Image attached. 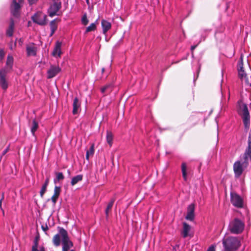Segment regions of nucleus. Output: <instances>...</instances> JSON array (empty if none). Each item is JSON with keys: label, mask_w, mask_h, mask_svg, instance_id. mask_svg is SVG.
<instances>
[{"label": "nucleus", "mask_w": 251, "mask_h": 251, "mask_svg": "<svg viewBox=\"0 0 251 251\" xmlns=\"http://www.w3.org/2000/svg\"><path fill=\"white\" fill-rule=\"evenodd\" d=\"M59 233L55 234L52 238L53 245L58 247L60 245L62 238V251H69V249L73 247V243L70 240L67 231L63 227H58Z\"/></svg>", "instance_id": "f257e3e1"}, {"label": "nucleus", "mask_w": 251, "mask_h": 251, "mask_svg": "<svg viewBox=\"0 0 251 251\" xmlns=\"http://www.w3.org/2000/svg\"><path fill=\"white\" fill-rule=\"evenodd\" d=\"M13 63V58L12 56L8 55L6 60V65L7 68L9 70L12 69ZM8 69H2L0 70V86L4 90L8 87V82L6 79L7 74L8 73Z\"/></svg>", "instance_id": "f03ea898"}, {"label": "nucleus", "mask_w": 251, "mask_h": 251, "mask_svg": "<svg viewBox=\"0 0 251 251\" xmlns=\"http://www.w3.org/2000/svg\"><path fill=\"white\" fill-rule=\"evenodd\" d=\"M224 250L227 251H236L240 247V241L238 238L230 236L223 239Z\"/></svg>", "instance_id": "7ed1b4c3"}, {"label": "nucleus", "mask_w": 251, "mask_h": 251, "mask_svg": "<svg viewBox=\"0 0 251 251\" xmlns=\"http://www.w3.org/2000/svg\"><path fill=\"white\" fill-rule=\"evenodd\" d=\"M245 227L244 222L237 218L231 220L228 225V230L232 234L241 233Z\"/></svg>", "instance_id": "20e7f679"}, {"label": "nucleus", "mask_w": 251, "mask_h": 251, "mask_svg": "<svg viewBox=\"0 0 251 251\" xmlns=\"http://www.w3.org/2000/svg\"><path fill=\"white\" fill-rule=\"evenodd\" d=\"M47 15L41 12H37L32 17V20L40 25H45L47 23Z\"/></svg>", "instance_id": "39448f33"}, {"label": "nucleus", "mask_w": 251, "mask_h": 251, "mask_svg": "<svg viewBox=\"0 0 251 251\" xmlns=\"http://www.w3.org/2000/svg\"><path fill=\"white\" fill-rule=\"evenodd\" d=\"M231 203L237 208H242L244 206L243 199L237 193L231 192L230 193Z\"/></svg>", "instance_id": "423d86ee"}, {"label": "nucleus", "mask_w": 251, "mask_h": 251, "mask_svg": "<svg viewBox=\"0 0 251 251\" xmlns=\"http://www.w3.org/2000/svg\"><path fill=\"white\" fill-rule=\"evenodd\" d=\"M243 120L245 128L248 130L250 128V113L248 110L247 104H244L243 105Z\"/></svg>", "instance_id": "0eeeda50"}, {"label": "nucleus", "mask_w": 251, "mask_h": 251, "mask_svg": "<svg viewBox=\"0 0 251 251\" xmlns=\"http://www.w3.org/2000/svg\"><path fill=\"white\" fill-rule=\"evenodd\" d=\"M21 8V4L18 3L16 0H13L10 6V10L12 15L15 17H18L20 15Z\"/></svg>", "instance_id": "6e6552de"}, {"label": "nucleus", "mask_w": 251, "mask_h": 251, "mask_svg": "<svg viewBox=\"0 0 251 251\" xmlns=\"http://www.w3.org/2000/svg\"><path fill=\"white\" fill-rule=\"evenodd\" d=\"M61 7V2L54 1L52 5H51L48 10L49 15L50 17H52L57 15V12L60 10Z\"/></svg>", "instance_id": "1a4fd4ad"}, {"label": "nucleus", "mask_w": 251, "mask_h": 251, "mask_svg": "<svg viewBox=\"0 0 251 251\" xmlns=\"http://www.w3.org/2000/svg\"><path fill=\"white\" fill-rule=\"evenodd\" d=\"M61 68L58 66L50 65L47 71L48 78L50 79L54 77L61 72Z\"/></svg>", "instance_id": "9d476101"}, {"label": "nucleus", "mask_w": 251, "mask_h": 251, "mask_svg": "<svg viewBox=\"0 0 251 251\" xmlns=\"http://www.w3.org/2000/svg\"><path fill=\"white\" fill-rule=\"evenodd\" d=\"M195 205L194 203H191L189 205L187 209V215L185 219L187 220L193 221L194 219Z\"/></svg>", "instance_id": "9b49d317"}, {"label": "nucleus", "mask_w": 251, "mask_h": 251, "mask_svg": "<svg viewBox=\"0 0 251 251\" xmlns=\"http://www.w3.org/2000/svg\"><path fill=\"white\" fill-rule=\"evenodd\" d=\"M61 45L62 43L61 42L58 41L56 42L54 48L52 52V56L55 57H60V55L62 53L61 50Z\"/></svg>", "instance_id": "f8f14e48"}, {"label": "nucleus", "mask_w": 251, "mask_h": 251, "mask_svg": "<svg viewBox=\"0 0 251 251\" xmlns=\"http://www.w3.org/2000/svg\"><path fill=\"white\" fill-rule=\"evenodd\" d=\"M61 191V189L60 187L57 186H55L54 187V194L51 198V200L54 204H55L56 203L57 201V200L59 198V196L60 194Z\"/></svg>", "instance_id": "ddd939ff"}, {"label": "nucleus", "mask_w": 251, "mask_h": 251, "mask_svg": "<svg viewBox=\"0 0 251 251\" xmlns=\"http://www.w3.org/2000/svg\"><path fill=\"white\" fill-rule=\"evenodd\" d=\"M113 88V85L112 83H109L101 87L100 91L104 95H107L112 92Z\"/></svg>", "instance_id": "4468645a"}, {"label": "nucleus", "mask_w": 251, "mask_h": 251, "mask_svg": "<svg viewBox=\"0 0 251 251\" xmlns=\"http://www.w3.org/2000/svg\"><path fill=\"white\" fill-rule=\"evenodd\" d=\"M57 21H60V20L58 19H54V20L51 21L50 23V30H51V32L50 35V37L52 36L54 34L55 31L57 30Z\"/></svg>", "instance_id": "2eb2a0df"}, {"label": "nucleus", "mask_w": 251, "mask_h": 251, "mask_svg": "<svg viewBox=\"0 0 251 251\" xmlns=\"http://www.w3.org/2000/svg\"><path fill=\"white\" fill-rule=\"evenodd\" d=\"M26 52L27 56H35L36 54V48L34 44L26 46Z\"/></svg>", "instance_id": "dca6fc26"}, {"label": "nucleus", "mask_w": 251, "mask_h": 251, "mask_svg": "<svg viewBox=\"0 0 251 251\" xmlns=\"http://www.w3.org/2000/svg\"><path fill=\"white\" fill-rule=\"evenodd\" d=\"M191 229V226L186 222L183 223V229L181 231V234L183 238H186L189 236V232Z\"/></svg>", "instance_id": "f3484780"}, {"label": "nucleus", "mask_w": 251, "mask_h": 251, "mask_svg": "<svg viewBox=\"0 0 251 251\" xmlns=\"http://www.w3.org/2000/svg\"><path fill=\"white\" fill-rule=\"evenodd\" d=\"M101 26L102 28L103 33L105 34L111 28V24L110 22L103 19L101 21Z\"/></svg>", "instance_id": "a211bd4d"}, {"label": "nucleus", "mask_w": 251, "mask_h": 251, "mask_svg": "<svg viewBox=\"0 0 251 251\" xmlns=\"http://www.w3.org/2000/svg\"><path fill=\"white\" fill-rule=\"evenodd\" d=\"M73 106V114L75 115L78 113V109L80 107V103L77 97H75L74 100Z\"/></svg>", "instance_id": "6ab92c4d"}, {"label": "nucleus", "mask_w": 251, "mask_h": 251, "mask_svg": "<svg viewBox=\"0 0 251 251\" xmlns=\"http://www.w3.org/2000/svg\"><path fill=\"white\" fill-rule=\"evenodd\" d=\"M14 28V21L13 19H11L9 27L6 31V35L8 36L11 37L13 35Z\"/></svg>", "instance_id": "aec40b11"}, {"label": "nucleus", "mask_w": 251, "mask_h": 251, "mask_svg": "<svg viewBox=\"0 0 251 251\" xmlns=\"http://www.w3.org/2000/svg\"><path fill=\"white\" fill-rule=\"evenodd\" d=\"M114 201H115V199H112L110 200V201L108 203V205H107V206L106 208L105 211L106 218H108V217L109 216V213L111 211V209H112V208L114 204Z\"/></svg>", "instance_id": "412c9836"}, {"label": "nucleus", "mask_w": 251, "mask_h": 251, "mask_svg": "<svg viewBox=\"0 0 251 251\" xmlns=\"http://www.w3.org/2000/svg\"><path fill=\"white\" fill-rule=\"evenodd\" d=\"M83 179V175H78L74 177H73L72 179L71 184V185L74 186L78 182L81 181Z\"/></svg>", "instance_id": "4be33fe9"}, {"label": "nucleus", "mask_w": 251, "mask_h": 251, "mask_svg": "<svg viewBox=\"0 0 251 251\" xmlns=\"http://www.w3.org/2000/svg\"><path fill=\"white\" fill-rule=\"evenodd\" d=\"M38 123L35 119H34L32 122V125L31 127V132L33 135H34L35 131L38 128Z\"/></svg>", "instance_id": "5701e85b"}, {"label": "nucleus", "mask_w": 251, "mask_h": 251, "mask_svg": "<svg viewBox=\"0 0 251 251\" xmlns=\"http://www.w3.org/2000/svg\"><path fill=\"white\" fill-rule=\"evenodd\" d=\"M106 141L110 146H112L113 143V134L110 131L106 132Z\"/></svg>", "instance_id": "b1692460"}, {"label": "nucleus", "mask_w": 251, "mask_h": 251, "mask_svg": "<svg viewBox=\"0 0 251 251\" xmlns=\"http://www.w3.org/2000/svg\"><path fill=\"white\" fill-rule=\"evenodd\" d=\"M187 165L184 162L182 163L181 164V171L182 173V176L185 181L187 180Z\"/></svg>", "instance_id": "393cba45"}, {"label": "nucleus", "mask_w": 251, "mask_h": 251, "mask_svg": "<svg viewBox=\"0 0 251 251\" xmlns=\"http://www.w3.org/2000/svg\"><path fill=\"white\" fill-rule=\"evenodd\" d=\"M56 176V179H54V182L55 183L56 181H59L64 179L65 177L62 172H56L55 173Z\"/></svg>", "instance_id": "a878e982"}, {"label": "nucleus", "mask_w": 251, "mask_h": 251, "mask_svg": "<svg viewBox=\"0 0 251 251\" xmlns=\"http://www.w3.org/2000/svg\"><path fill=\"white\" fill-rule=\"evenodd\" d=\"M97 28V26L95 23H92L89 26L86 28L85 33L95 31Z\"/></svg>", "instance_id": "bb28decb"}, {"label": "nucleus", "mask_w": 251, "mask_h": 251, "mask_svg": "<svg viewBox=\"0 0 251 251\" xmlns=\"http://www.w3.org/2000/svg\"><path fill=\"white\" fill-rule=\"evenodd\" d=\"M94 153V145L92 144L90 149L87 151L86 153L88 154L90 156H93Z\"/></svg>", "instance_id": "cd10ccee"}, {"label": "nucleus", "mask_w": 251, "mask_h": 251, "mask_svg": "<svg viewBox=\"0 0 251 251\" xmlns=\"http://www.w3.org/2000/svg\"><path fill=\"white\" fill-rule=\"evenodd\" d=\"M47 187L42 186L41 189L40 190V195L42 198H43L44 197V195L47 191Z\"/></svg>", "instance_id": "c85d7f7f"}, {"label": "nucleus", "mask_w": 251, "mask_h": 251, "mask_svg": "<svg viewBox=\"0 0 251 251\" xmlns=\"http://www.w3.org/2000/svg\"><path fill=\"white\" fill-rule=\"evenodd\" d=\"M81 21H82V23L85 25H87L88 24L89 20H88V19L87 18L86 14H85L83 16Z\"/></svg>", "instance_id": "c756f323"}, {"label": "nucleus", "mask_w": 251, "mask_h": 251, "mask_svg": "<svg viewBox=\"0 0 251 251\" xmlns=\"http://www.w3.org/2000/svg\"><path fill=\"white\" fill-rule=\"evenodd\" d=\"M239 76L240 78H243L246 77V74H245L244 70H239L238 72Z\"/></svg>", "instance_id": "7c9ffc66"}, {"label": "nucleus", "mask_w": 251, "mask_h": 251, "mask_svg": "<svg viewBox=\"0 0 251 251\" xmlns=\"http://www.w3.org/2000/svg\"><path fill=\"white\" fill-rule=\"evenodd\" d=\"M39 237L38 236H36L34 240V244L33 246H38V241H39Z\"/></svg>", "instance_id": "2f4dec72"}, {"label": "nucleus", "mask_w": 251, "mask_h": 251, "mask_svg": "<svg viewBox=\"0 0 251 251\" xmlns=\"http://www.w3.org/2000/svg\"><path fill=\"white\" fill-rule=\"evenodd\" d=\"M216 246L211 245L207 249V251H216L215 250Z\"/></svg>", "instance_id": "473e14b6"}, {"label": "nucleus", "mask_w": 251, "mask_h": 251, "mask_svg": "<svg viewBox=\"0 0 251 251\" xmlns=\"http://www.w3.org/2000/svg\"><path fill=\"white\" fill-rule=\"evenodd\" d=\"M5 55L4 52L3 50H0V60L2 59Z\"/></svg>", "instance_id": "72a5a7b5"}, {"label": "nucleus", "mask_w": 251, "mask_h": 251, "mask_svg": "<svg viewBox=\"0 0 251 251\" xmlns=\"http://www.w3.org/2000/svg\"><path fill=\"white\" fill-rule=\"evenodd\" d=\"M49 181H50V178L49 177H47L44 184L42 185V186H45L46 187H47L48 184H49Z\"/></svg>", "instance_id": "f704fd0d"}, {"label": "nucleus", "mask_w": 251, "mask_h": 251, "mask_svg": "<svg viewBox=\"0 0 251 251\" xmlns=\"http://www.w3.org/2000/svg\"><path fill=\"white\" fill-rule=\"evenodd\" d=\"M9 147H8L6 148V149H5L2 152V154H1V156L0 157V158L2 157V156L4 155L9 151Z\"/></svg>", "instance_id": "c9c22d12"}, {"label": "nucleus", "mask_w": 251, "mask_h": 251, "mask_svg": "<svg viewBox=\"0 0 251 251\" xmlns=\"http://www.w3.org/2000/svg\"><path fill=\"white\" fill-rule=\"evenodd\" d=\"M41 227H42V229H43V230L44 231H46L49 229L47 225H45V226L42 225Z\"/></svg>", "instance_id": "e433bc0d"}, {"label": "nucleus", "mask_w": 251, "mask_h": 251, "mask_svg": "<svg viewBox=\"0 0 251 251\" xmlns=\"http://www.w3.org/2000/svg\"><path fill=\"white\" fill-rule=\"evenodd\" d=\"M28 0V2L30 5H32L34 3H35L38 1V0Z\"/></svg>", "instance_id": "4c0bfd02"}, {"label": "nucleus", "mask_w": 251, "mask_h": 251, "mask_svg": "<svg viewBox=\"0 0 251 251\" xmlns=\"http://www.w3.org/2000/svg\"><path fill=\"white\" fill-rule=\"evenodd\" d=\"M31 251H38V246H32Z\"/></svg>", "instance_id": "58836bf2"}, {"label": "nucleus", "mask_w": 251, "mask_h": 251, "mask_svg": "<svg viewBox=\"0 0 251 251\" xmlns=\"http://www.w3.org/2000/svg\"><path fill=\"white\" fill-rule=\"evenodd\" d=\"M197 45L191 46V51L192 53H193L194 50L197 48Z\"/></svg>", "instance_id": "ea45409f"}, {"label": "nucleus", "mask_w": 251, "mask_h": 251, "mask_svg": "<svg viewBox=\"0 0 251 251\" xmlns=\"http://www.w3.org/2000/svg\"><path fill=\"white\" fill-rule=\"evenodd\" d=\"M3 199H4V195L3 194L1 199L0 200V208H1V203H2V201H3Z\"/></svg>", "instance_id": "a19ab883"}, {"label": "nucleus", "mask_w": 251, "mask_h": 251, "mask_svg": "<svg viewBox=\"0 0 251 251\" xmlns=\"http://www.w3.org/2000/svg\"><path fill=\"white\" fill-rule=\"evenodd\" d=\"M239 70H243V63H242L240 65L239 68L238 69V71Z\"/></svg>", "instance_id": "79ce46f5"}, {"label": "nucleus", "mask_w": 251, "mask_h": 251, "mask_svg": "<svg viewBox=\"0 0 251 251\" xmlns=\"http://www.w3.org/2000/svg\"><path fill=\"white\" fill-rule=\"evenodd\" d=\"M39 251H45V249L44 246H42L40 248Z\"/></svg>", "instance_id": "37998d69"}, {"label": "nucleus", "mask_w": 251, "mask_h": 251, "mask_svg": "<svg viewBox=\"0 0 251 251\" xmlns=\"http://www.w3.org/2000/svg\"><path fill=\"white\" fill-rule=\"evenodd\" d=\"M89 156H90V155H89L88 154L86 153V158L87 160H89Z\"/></svg>", "instance_id": "c03bdc74"}, {"label": "nucleus", "mask_w": 251, "mask_h": 251, "mask_svg": "<svg viewBox=\"0 0 251 251\" xmlns=\"http://www.w3.org/2000/svg\"><path fill=\"white\" fill-rule=\"evenodd\" d=\"M24 0H18V2L20 4L22 3L23 2Z\"/></svg>", "instance_id": "a18cd8bd"}, {"label": "nucleus", "mask_w": 251, "mask_h": 251, "mask_svg": "<svg viewBox=\"0 0 251 251\" xmlns=\"http://www.w3.org/2000/svg\"><path fill=\"white\" fill-rule=\"evenodd\" d=\"M104 71H105V69H104V68H102L101 69V73L103 74V73L104 72Z\"/></svg>", "instance_id": "49530a36"}, {"label": "nucleus", "mask_w": 251, "mask_h": 251, "mask_svg": "<svg viewBox=\"0 0 251 251\" xmlns=\"http://www.w3.org/2000/svg\"><path fill=\"white\" fill-rule=\"evenodd\" d=\"M70 251H75L74 250H71Z\"/></svg>", "instance_id": "de8ad7c7"}]
</instances>
